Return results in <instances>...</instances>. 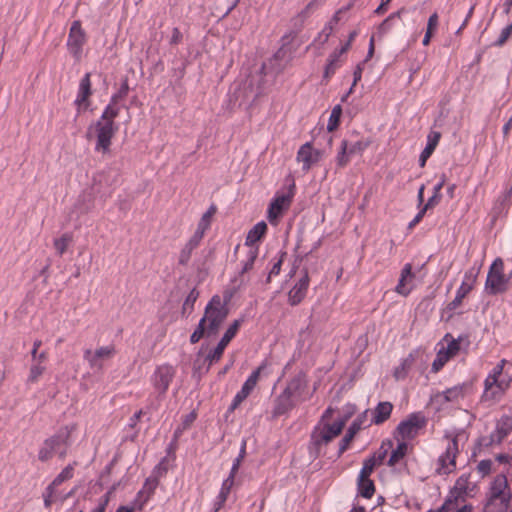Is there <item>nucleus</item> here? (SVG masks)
I'll list each match as a JSON object with an SVG mask.
<instances>
[{"label":"nucleus","instance_id":"obj_56","mask_svg":"<svg viewBox=\"0 0 512 512\" xmlns=\"http://www.w3.org/2000/svg\"><path fill=\"white\" fill-rule=\"evenodd\" d=\"M194 249H195L194 247H192L188 244H185V246L182 248V250L180 252L178 263L182 266H186L189 263L191 254Z\"/></svg>","mask_w":512,"mask_h":512},{"label":"nucleus","instance_id":"obj_54","mask_svg":"<svg viewBox=\"0 0 512 512\" xmlns=\"http://www.w3.org/2000/svg\"><path fill=\"white\" fill-rule=\"evenodd\" d=\"M460 341L461 338L454 339L451 337L450 341L447 343V347L444 348L445 353L450 356V358L456 356L460 351Z\"/></svg>","mask_w":512,"mask_h":512},{"label":"nucleus","instance_id":"obj_63","mask_svg":"<svg viewBox=\"0 0 512 512\" xmlns=\"http://www.w3.org/2000/svg\"><path fill=\"white\" fill-rule=\"evenodd\" d=\"M196 333H198L202 337H208V322L206 318L202 317L194 330Z\"/></svg>","mask_w":512,"mask_h":512},{"label":"nucleus","instance_id":"obj_58","mask_svg":"<svg viewBox=\"0 0 512 512\" xmlns=\"http://www.w3.org/2000/svg\"><path fill=\"white\" fill-rule=\"evenodd\" d=\"M332 32H333V26L331 25V22H328L324 26L322 31L318 34V37L315 41H319L322 45L325 44L328 41Z\"/></svg>","mask_w":512,"mask_h":512},{"label":"nucleus","instance_id":"obj_28","mask_svg":"<svg viewBox=\"0 0 512 512\" xmlns=\"http://www.w3.org/2000/svg\"><path fill=\"white\" fill-rule=\"evenodd\" d=\"M467 386V384L462 383L455 385L453 387H450L443 391L442 393H438L435 396V400L437 402H456L460 398H463L464 396V389Z\"/></svg>","mask_w":512,"mask_h":512},{"label":"nucleus","instance_id":"obj_43","mask_svg":"<svg viewBox=\"0 0 512 512\" xmlns=\"http://www.w3.org/2000/svg\"><path fill=\"white\" fill-rule=\"evenodd\" d=\"M341 115H342V107H341V105L338 104V105L334 106L331 111V114H330V117L328 120V124H327L328 132H333L339 127Z\"/></svg>","mask_w":512,"mask_h":512},{"label":"nucleus","instance_id":"obj_33","mask_svg":"<svg viewBox=\"0 0 512 512\" xmlns=\"http://www.w3.org/2000/svg\"><path fill=\"white\" fill-rule=\"evenodd\" d=\"M234 481H235V478H230V476H228L223 481L220 492H219L216 502H215L216 510H219L225 504V502L228 498V495L234 485Z\"/></svg>","mask_w":512,"mask_h":512},{"label":"nucleus","instance_id":"obj_57","mask_svg":"<svg viewBox=\"0 0 512 512\" xmlns=\"http://www.w3.org/2000/svg\"><path fill=\"white\" fill-rule=\"evenodd\" d=\"M493 462L490 459H483L477 464V472L484 477L488 475L492 470Z\"/></svg>","mask_w":512,"mask_h":512},{"label":"nucleus","instance_id":"obj_59","mask_svg":"<svg viewBox=\"0 0 512 512\" xmlns=\"http://www.w3.org/2000/svg\"><path fill=\"white\" fill-rule=\"evenodd\" d=\"M205 234V230H201V228L197 227L196 231L194 232V234L191 236V238L189 239V241L186 243L194 248L198 247V245L200 244L201 240L203 239V236Z\"/></svg>","mask_w":512,"mask_h":512},{"label":"nucleus","instance_id":"obj_25","mask_svg":"<svg viewBox=\"0 0 512 512\" xmlns=\"http://www.w3.org/2000/svg\"><path fill=\"white\" fill-rule=\"evenodd\" d=\"M413 278L414 274L412 273V265L407 263L401 271L398 284L395 288L396 292L402 296H407L412 290L410 282Z\"/></svg>","mask_w":512,"mask_h":512},{"label":"nucleus","instance_id":"obj_64","mask_svg":"<svg viewBox=\"0 0 512 512\" xmlns=\"http://www.w3.org/2000/svg\"><path fill=\"white\" fill-rule=\"evenodd\" d=\"M182 39H183V35H182L181 31L179 30V28L174 27L172 29V36L169 41L170 45H177L182 41Z\"/></svg>","mask_w":512,"mask_h":512},{"label":"nucleus","instance_id":"obj_51","mask_svg":"<svg viewBox=\"0 0 512 512\" xmlns=\"http://www.w3.org/2000/svg\"><path fill=\"white\" fill-rule=\"evenodd\" d=\"M216 206L215 205H211L208 210L202 215L197 227L201 228V230H207L209 229L210 225H211V219L213 217V215L216 213Z\"/></svg>","mask_w":512,"mask_h":512},{"label":"nucleus","instance_id":"obj_30","mask_svg":"<svg viewBox=\"0 0 512 512\" xmlns=\"http://www.w3.org/2000/svg\"><path fill=\"white\" fill-rule=\"evenodd\" d=\"M501 388L498 383V380L493 378L488 374L486 379L484 380V392L482 395V399L485 401H491L498 398L500 395Z\"/></svg>","mask_w":512,"mask_h":512},{"label":"nucleus","instance_id":"obj_3","mask_svg":"<svg viewBox=\"0 0 512 512\" xmlns=\"http://www.w3.org/2000/svg\"><path fill=\"white\" fill-rule=\"evenodd\" d=\"M71 429L68 426L61 428L55 435L46 439L39 450L38 459L47 462L54 455L63 459L67 455L70 446Z\"/></svg>","mask_w":512,"mask_h":512},{"label":"nucleus","instance_id":"obj_10","mask_svg":"<svg viewBox=\"0 0 512 512\" xmlns=\"http://www.w3.org/2000/svg\"><path fill=\"white\" fill-rule=\"evenodd\" d=\"M266 366L267 361L262 362V364L249 375V377L243 383L241 389L234 396L232 403L228 407V413L234 412L239 407V405L250 395L259 380L261 372L266 368Z\"/></svg>","mask_w":512,"mask_h":512},{"label":"nucleus","instance_id":"obj_61","mask_svg":"<svg viewBox=\"0 0 512 512\" xmlns=\"http://www.w3.org/2000/svg\"><path fill=\"white\" fill-rule=\"evenodd\" d=\"M284 255H285V253H282L281 258L278 259V261L273 264L272 268L269 271L268 277L266 279L267 283L270 282L272 276H276L280 273Z\"/></svg>","mask_w":512,"mask_h":512},{"label":"nucleus","instance_id":"obj_41","mask_svg":"<svg viewBox=\"0 0 512 512\" xmlns=\"http://www.w3.org/2000/svg\"><path fill=\"white\" fill-rule=\"evenodd\" d=\"M199 297V291L196 288H193L189 294L187 295L186 299L184 300L183 306H182V315H190L194 309V304L197 301Z\"/></svg>","mask_w":512,"mask_h":512},{"label":"nucleus","instance_id":"obj_40","mask_svg":"<svg viewBox=\"0 0 512 512\" xmlns=\"http://www.w3.org/2000/svg\"><path fill=\"white\" fill-rule=\"evenodd\" d=\"M350 154L348 150V140H342L340 149L336 156V165L339 169L344 168L350 161Z\"/></svg>","mask_w":512,"mask_h":512},{"label":"nucleus","instance_id":"obj_22","mask_svg":"<svg viewBox=\"0 0 512 512\" xmlns=\"http://www.w3.org/2000/svg\"><path fill=\"white\" fill-rule=\"evenodd\" d=\"M310 279L308 272L305 270L304 275L296 282V284L288 292V302L291 306H296L306 297Z\"/></svg>","mask_w":512,"mask_h":512},{"label":"nucleus","instance_id":"obj_53","mask_svg":"<svg viewBox=\"0 0 512 512\" xmlns=\"http://www.w3.org/2000/svg\"><path fill=\"white\" fill-rule=\"evenodd\" d=\"M511 35H512V23L507 25L506 27H504L501 30L499 37L495 40L493 45L496 47H502L507 42V40L511 37Z\"/></svg>","mask_w":512,"mask_h":512},{"label":"nucleus","instance_id":"obj_2","mask_svg":"<svg viewBox=\"0 0 512 512\" xmlns=\"http://www.w3.org/2000/svg\"><path fill=\"white\" fill-rule=\"evenodd\" d=\"M487 495L485 512H505L509 508L512 492L506 475L498 474L494 477Z\"/></svg>","mask_w":512,"mask_h":512},{"label":"nucleus","instance_id":"obj_16","mask_svg":"<svg viewBox=\"0 0 512 512\" xmlns=\"http://www.w3.org/2000/svg\"><path fill=\"white\" fill-rule=\"evenodd\" d=\"M91 73H86L80 80L77 97L74 104L77 106V112L80 114L86 111L90 106V96L92 95Z\"/></svg>","mask_w":512,"mask_h":512},{"label":"nucleus","instance_id":"obj_12","mask_svg":"<svg viewBox=\"0 0 512 512\" xmlns=\"http://www.w3.org/2000/svg\"><path fill=\"white\" fill-rule=\"evenodd\" d=\"M479 271H480V268L472 267L471 269H469L465 272L462 283L456 291L455 298L448 304L449 310H455L462 304L463 299L473 289V287L476 283Z\"/></svg>","mask_w":512,"mask_h":512},{"label":"nucleus","instance_id":"obj_49","mask_svg":"<svg viewBox=\"0 0 512 512\" xmlns=\"http://www.w3.org/2000/svg\"><path fill=\"white\" fill-rule=\"evenodd\" d=\"M44 362L33 361V364L30 367V373L28 376V382L35 383L38 381L39 377L45 371V366H43Z\"/></svg>","mask_w":512,"mask_h":512},{"label":"nucleus","instance_id":"obj_7","mask_svg":"<svg viewBox=\"0 0 512 512\" xmlns=\"http://www.w3.org/2000/svg\"><path fill=\"white\" fill-rule=\"evenodd\" d=\"M176 369L169 364L157 366L151 376V383L154 389L158 392L157 399L162 400L165 396L170 383L174 379Z\"/></svg>","mask_w":512,"mask_h":512},{"label":"nucleus","instance_id":"obj_52","mask_svg":"<svg viewBox=\"0 0 512 512\" xmlns=\"http://www.w3.org/2000/svg\"><path fill=\"white\" fill-rule=\"evenodd\" d=\"M42 345L41 340H35L33 343V348L31 350L32 361L45 362L47 360V353L42 351L39 353V348Z\"/></svg>","mask_w":512,"mask_h":512},{"label":"nucleus","instance_id":"obj_48","mask_svg":"<svg viewBox=\"0 0 512 512\" xmlns=\"http://www.w3.org/2000/svg\"><path fill=\"white\" fill-rule=\"evenodd\" d=\"M258 252H259L258 247L249 248V250L247 252V259L240 271L241 275L247 273L248 271H250L253 268L255 260L258 257Z\"/></svg>","mask_w":512,"mask_h":512},{"label":"nucleus","instance_id":"obj_4","mask_svg":"<svg viewBox=\"0 0 512 512\" xmlns=\"http://www.w3.org/2000/svg\"><path fill=\"white\" fill-rule=\"evenodd\" d=\"M340 423H325L322 427L317 425L311 432L309 452L313 458L319 457L323 445L330 443L341 434Z\"/></svg>","mask_w":512,"mask_h":512},{"label":"nucleus","instance_id":"obj_32","mask_svg":"<svg viewBox=\"0 0 512 512\" xmlns=\"http://www.w3.org/2000/svg\"><path fill=\"white\" fill-rule=\"evenodd\" d=\"M393 405L390 402H379L373 411L372 423L379 425L389 419Z\"/></svg>","mask_w":512,"mask_h":512},{"label":"nucleus","instance_id":"obj_1","mask_svg":"<svg viewBox=\"0 0 512 512\" xmlns=\"http://www.w3.org/2000/svg\"><path fill=\"white\" fill-rule=\"evenodd\" d=\"M120 107L108 104L102 112L100 119L95 123L97 141L95 151L103 154L109 152L111 140L118 131L115 119L119 116Z\"/></svg>","mask_w":512,"mask_h":512},{"label":"nucleus","instance_id":"obj_45","mask_svg":"<svg viewBox=\"0 0 512 512\" xmlns=\"http://www.w3.org/2000/svg\"><path fill=\"white\" fill-rule=\"evenodd\" d=\"M376 466H378L376 456H370L369 458L365 459L363 461V466L359 472L358 477H361V480L364 478H370V475L373 473Z\"/></svg>","mask_w":512,"mask_h":512},{"label":"nucleus","instance_id":"obj_47","mask_svg":"<svg viewBox=\"0 0 512 512\" xmlns=\"http://www.w3.org/2000/svg\"><path fill=\"white\" fill-rule=\"evenodd\" d=\"M356 413V405L347 403L342 409V415L334 423H340L341 431L345 427L347 421Z\"/></svg>","mask_w":512,"mask_h":512},{"label":"nucleus","instance_id":"obj_24","mask_svg":"<svg viewBox=\"0 0 512 512\" xmlns=\"http://www.w3.org/2000/svg\"><path fill=\"white\" fill-rule=\"evenodd\" d=\"M346 53V48L334 50L327 59V64L323 73V81L328 82L335 74L336 70L341 66V56Z\"/></svg>","mask_w":512,"mask_h":512},{"label":"nucleus","instance_id":"obj_44","mask_svg":"<svg viewBox=\"0 0 512 512\" xmlns=\"http://www.w3.org/2000/svg\"><path fill=\"white\" fill-rule=\"evenodd\" d=\"M393 441L391 439H385L382 441L380 448L372 455L376 456L377 465H381L387 457L389 451L393 448Z\"/></svg>","mask_w":512,"mask_h":512},{"label":"nucleus","instance_id":"obj_36","mask_svg":"<svg viewBox=\"0 0 512 512\" xmlns=\"http://www.w3.org/2000/svg\"><path fill=\"white\" fill-rule=\"evenodd\" d=\"M442 185H443L442 182H439L434 185L433 195L428 199L425 206L420 211H418V222H420L421 218L424 216V214L426 213V211L429 208L434 207L438 203V201L440 199V190L442 188Z\"/></svg>","mask_w":512,"mask_h":512},{"label":"nucleus","instance_id":"obj_27","mask_svg":"<svg viewBox=\"0 0 512 512\" xmlns=\"http://www.w3.org/2000/svg\"><path fill=\"white\" fill-rule=\"evenodd\" d=\"M440 138H441V133L439 131L432 130L429 132V134L427 135L426 146L423 149V151L421 152L420 157H419L420 166L423 167L426 164V161L428 160V158L432 155V153L436 149V147L440 141Z\"/></svg>","mask_w":512,"mask_h":512},{"label":"nucleus","instance_id":"obj_26","mask_svg":"<svg viewBox=\"0 0 512 512\" xmlns=\"http://www.w3.org/2000/svg\"><path fill=\"white\" fill-rule=\"evenodd\" d=\"M159 485V480L157 477H148L143 485V488L137 493L136 500H140V504L138 506L139 510H142L143 506L149 501V499L153 496L157 486Z\"/></svg>","mask_w":512,"mask_h":512},{"label":"nucleus","instance_id":"obj_42","mask_svg":"<svg viewBox=\"0 0 512 512\" xmlns=\"http://www.w3.org/2000/svg\"><path fill=\"white\" fill-rule=\"evenodd\" d=\"M414 363L413 353L411 352L406 359L402 361V363L395 368L394 377L397 380L404 379L407 375L408 370L411 365Z\"/></svg>","mask_w":512,"mask_h":512},{"label":"nucleus","instance_id":"obj_9","mask_svg":"<svg viewBox=\"0 0 512 512\" xmlns=\"http://www.w3.org/2000/svg\"><path fill=\"white\" fill-rule=\"evenodd\" d=\"M86 41L87 35L81 26V22L79 20L73 21L68 34L67 48L75 60L81 59L83 46Z\"/></svg>","mask_w":512,"mask_h":512},{"label":"nucleus","instance_id":"obj_20","mask_svg":"<svg viewBox=\"0 0 512 512\" xmlns=\"http://www.w3.org/2000/svg\"><path fill=\"white\" fill-rule=\"evenodd\" d=\"M321 157L322 151L314 150L310 142L303 144L297 152V161L302 162V170L304 171H308Z\"/></svg>","mask_w":512,"mask_h":512},{"label":"nucleus","instance_id":"obj_15","mask_svg":"<svg viewBox=\"0 0 512 512\" xmlns=\"http://www.w3.org/2000/svg\"><path fill=\"white\" fill-rule=\"evenodd\" d=\"M512 432V415H503L496 422L495 430L490 434L486 446L501 444Z\"/></svg>","mask_w":512,"mask_h":512},{"label":"nucleus","instance_id":"obj_62","mask_svg":"<svg viewBox=\"0 0 512 512\" xmlns=\"http://www.w3.org/2000/svg\"><path fill=\"white\" fill-rule=\"evenodd\" d=\"M196 333H198L202 337H208V322L206 318L202 317L194 330Z\"/></svg>","mask_w":512,"mask_h":512},{"label":"nucleus","instance_id":"obj_5","mask_svg":"<svg viewBox=\"0 0 512 512\" xmlns=\"http://www.w3.org/2000/svg\"><path fill=\"white\" fill-rule=\"evenodd\" d=\"M510 276L504 274V263L501 258H496L491 264L485 281V292L488 295H498L507 291Z\"/></svg>","mask_w":512,"mask_h":512},{"label":"nucleus","instance_id":"obj_17","mask_svg":"<svg viewBox=\"0 0 512 512\" xmlns=\"http://www.w3.org/2000/svg\"><path fill=\"white\" fill-rule=\"evenodd\" d=\"M115 354L114 345L103 346L92 352L90 349H86L83 354L84 360L89 363L91 369H101V360L109 359Z\"/></svg>","mask_w":512,"mask_h":512},{"label":"nucleus","instance_id":"obj_29","mask_svg":"<svg viewBox=\"0 0 512 512\" xmlns=\"http://www.w3.org/2000/svg\"><path fill=\"white\" fill-rule=\"evenodd\" d=\"M267 230L268 226L264 221L255 224L246 236L245 245L249 248L258 247L256 244L266 235Z\"/></svg>","mask_w":512,"mask_h":512},{"label":"nucleus","instance_id":"obj_19","mask_svg":"<svg viewBox=\"0 0 512 512\" xmlns=\"http://www.w3.org/2000/svg\"><path fill=\"white\" fill-rule=\"evenodd\" d=\"M416 435V412L409 414L407 419L401 421L394 431L396 441H405L413 439Z\"/></svg>","mask_w":512,"mask_h":512},{"label":"nucleus","instance_id":"obj_11","mask_svg":"<svg viewBox=\"0 0 512 512\" xmlns=\"http://www.w3.org/2000/svg\"><path fill=\"white\" fill-rule=\"evenodd\" d=\"M295 184L289 186L288 193L276 195L269 204L267 218L270 223L274 224L281 217L283 212L287 210L294 196Z\"/></svg>","mask_w":512,"mask_h":512},{"label":"nucleus","instance_id":"obj_18","mask_svg":"<svg viewBox=\"0 0 512 512\" xmlns=\"http://www.w3.org/2000/svg\"><path fill=\"white\" fill-rule=\"evenodd\" d=\"M367 412L368 411L365 410L359 414L347 429L346 434L339 443L338 457H340L349 448V445L353 441L355 435L362 429V426L367 419Z\"/></svg>","mask_w":512,"mask_h":512},{"label":"nucleus","instance_id":"obj_6","mask_svg":"<svg viewBox=\"0 0 512 512\" xmlns=\"http://www.w3.org/2000/svg\"><path fill=\"white\" fill-rule=\"evenodd\" d=\"M461 435L452 437L437 461L436 472L440 475H447L456 469V457L459 453L458 442Z\"/></svg>","mask_w":512,"mask_h":512},{"label":"nucleus","instance_id":"obj_60","mask_svg":"<svg viewBox=\"0 0 512 512\" xmlns=\"http://www.w3.org/2000/svg\"><path fill=\"white\" fill-rule=\"evenodd\" d=\"M54 493H55V489H53L49 485L45 488V491L43 492L42 496H43L44 506L46 509L51 508V506L54 502V499H53Z\"/></svg>","mask_w":512,"mask_h":512},{"label":"nucleus","instance_id":"obj_35","mask_svg":"<svg viewBox=\"0 0 512 512\" xmlns=\"http://www.w3.org/2000/svg\"><path fill=\"white\" fill-rule=\"evenodd\" d=\"M438 24H439V17H438V14L436 12H434L428 19L427 28H426L425 35L422 40V44L424 46H427L430 43L431 38L437 31Z\"/></svg>","mask_w":512,"mask_h":512},{"label":"nucleus","instance_id":"obj_31","mask_svg":"<svg viewBox=\"0 0 512 512\" xmlns=\"http://www.w3.org/2000/svg\"><path fill=\"white\" fill-rule=\"evenodd\" d=\"M412 450L413 446H409V444L405 441H397V446L395 449H391V455L388 459V466H395L400 463L404 457L407 455L408 450Z\"/></svg>","mask_w":512,"mask_h":512},{"label":"nucleus","instance_id":"obj_21","mask_svg":"<svg viewBox=\"0 0 512 512\" xmlns=\"http://www.w3.org/2000/svg\"><path fill=\"white\" fill-rule=\"evenodd\" d=\"M476 486L470 481V474L464 473L458 477L450 494L455 500L464 499L474 494Z\"/></svg>","mask_w":512,"mask_h":512},{"label":"nucleus","instance_id":"obj_46","mask_svg":"<svg viewBox=\"0 0 512 512\" xmlns=\"http://www.w3.org/2000/svg\"><path fill=\"white\" fill-rule=\"evenodd\" d=\"M73 237L70 233H64L60 238L54 240V247L59 255H63L68 245L72 242Z\"/></svg>","mask_w":512,"mask_h":512},{"label":"nucleus","instance_id":"obj_55","mask_svg":"<svg viewBox=\"0 0 512 512\" xmlns=\"http://www.w3.org/2000/svg\"><path fill=\"white\" fill-rule=\"evenodd\" d=\"M168 471V467H167V457H164L161 459V461L154 467L153 471H152V476L151 477H157V479L159 480V478L163 477L164 475H166Z\"/></svg>","mask_w":512,"mask_h":512},{"label":"nucleus","instance_id":"obj_38","mask_svg":"<svg viewBox=\"0 0 512 512\" xmlns=\"http://www.w3.org/2000/svg\"><path fill=\"white\" fill-rule=\"evenodd\" d=\"M371 144L370 138H360L356 141H348V150L350 155L362 154Z\"/></svg>","mask_w":512,"mask_h":512},{"label":"nucleus","instance_id":"obj_14","mask_svg":"<svg viewBox=\"0 0 512 512\" xmlns=\"http://www.w3.org/2000/svg\"><path fill=\"white\" fill-rule=\"evenodd\" d=\"M308 388L307 374L304 371H299L288 382L284 391L293 397L296 401L301 402L306 398L304 394Z\"/></svg>","mask_w":512,"mask_h":512},{"label":"nucleus","instance_id":"obj_37","mask_svg":"<svg viewBox=\"0 0 512 512\" xmlns=\"http://www.w3.org/2000/svg\"><path fill=\"white\" fill-rule=\"evenodd\" d=\"M74 465H76V462L73 464L67 465L55 478L54 480L49 484L50 487L53 489H56V487L60 486L63 482L71 479L74 475Z\"/></svg>","mask_w":512,"mask_h":512},{"label":"nucleus","instance_id":"obj_34","mask_svg":"<svg viewBox=\"0 0 512 512\" xmlns=\"http://www.w3.org/2000/svg\"><path fill=\"white\" fill-rule=\"evenodd\" d=\"M357 490L358 495L363 498L370 499L375 493V484L370 478H364L361 480V477H358Z\"/></svg>","mask_w":512,"mask_h":512},{"label":"nucleus","instance_id":"obj_13","mask_svg":"<svg viewBox=\"0 0 512 512\" xmlns=\"http://www.w3.org/2000/svg\"><path fill=\"white\" fill-rule=\"evenodd\" d=\"M228 308L227 307H215L211 308V306H206L204 318H206L208 322V337H212L217 335L222 323L228 316Z\"/></svg>","mask_w":512,"mask_h":512},{"label":"nucleus","instance_id":"obj_23","mask_svg":"<svg viewBox=\"0 0 512 512\" xmlns=\"http://www.w3.org/2000/svg\"><path fill=\"white\" fill-rule=\"evenodd\" d=\"M297 403L298 401L283 390L274 400L273 416L279 417L288 413Z\"/></svg>","mask_w":512,"mask_h":512},{"label":"nucleus","instance_id":"obj_39","mask_svg":"<svg viewBox=\"0 0 512 512\" xmlns=\"http://www.w3.org/2000/svg\"><path fill=\"white\" fill-rule=\"evenodd\" d=\"M409 11L405 8H402L400 10H398L397 12L395 13H392L390 14L385 20L382 21V23L379 25L378 27V30H379V33L381 34H385L387 33L392 25H393V20L396 19V18H402L403 16H405Z\"/></svg>","mask_w":512,"mask_h":512},{"label":"nucleus","instance_id":"obj_8","mask_svg":"<svg viewBox=\"0 0 512 512\" xmlns=\"http://www.w3.org/2000/svg\"><path fill=\"white\" fill-rule=\"evenodd\" d=\"M241 323V319L234 320L233 323L228 327V329L222 336L221 340L218 342L217 346L208 353L204 360L205 362H208L206 371L210 369L213 363L218 362L221 359L225 348L230 343V341L236 336L241 326Z\"/></svg>","mask_w":512,"mask_h":512},{"label":"nucleus","instance_id":"obj_50","mask_svg":"<svg viewBox=\"0 0 512 512\" xmlns=\"http://www.w3.org/2000/svg\"><path fill=\"white\" fill-rule=\"evenodd\" d=\"M450 359V356L445 353L444 347L441 348L432 362V371L438 372Z\"/></svg>","mask_w":512,"mask_h":512}]
</instances>
